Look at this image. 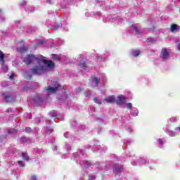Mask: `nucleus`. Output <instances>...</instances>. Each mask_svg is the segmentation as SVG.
Masks as SVG:
<instances>
[{"label": "nucleus", "mask_w": 180, "mask_h": 180, "mask_svg": "<svg viewBox=\"0 0 180 180\" xmlns=\"http://www.w3.org/2000/svg\"><path fill=\"white\" fill-rule=\"evenodd\" d=\"M23 61L27 65H30V64L34 63V61H41V63H44V64H45V65H39L34 66V68L31 70L32 73L34 75H41V72H47L49 68H54V67H56V64L53 60L44 59V57L41 55L36 56L29 54L24 58Z\"/></svg>", "instance_id": "obj_1"}, {"label": "nucleus", "mask_w": 180, "mask_h": 180, "mask_svg": "<svg viewBox=\"0 0 180 180\" xmlns=\"http://www.w3.org/2000/svg\"><path fill=\"white\" fill-rule=\"evenodd\" d=\"M127 154L126 157H129L131 161V165L134 167H136L137 165H148V164H150V160L149 159L144 158H136L134 155H131L130 152L126 151L125 152Z\"/></svg>", "instance_id": "obj_2"}, {"label": "nucleus", "mask_w": 180, "mask_h": 180, "mask_svg": "<svg viewBox=\"0 0 180 180\" xmlns=\"http://www.w3.org/2000/svg\"><path fill=\"white\" fill-rule=\"evenodd\" d=\"M124 160L121 158H118L116 155H113V172L117 175H122L123 171H124V168L123 167V165L122 162H124Z\"/></svg>", "instance_id": "obj_3"}, {"label": "nucleus", "mask_w": 180, "mask_h": 180, "mask_svg": "<svg viewBox=\"0 0 180 180\" xmlns=\"http://www.w3.org/2000/svg\"><path fill=\"white\" fill-rule=\"evenodd\" d=\"M125 106L127 109L130 110L131 116H133L134 117L139 116V109L136 108H133V104L131 103H125Z\"/></svg>", "instance_id": "obj_4"}, {"label": "nucleus", "mask_w": 180, "mask_h": 180, "mask_svg": "<svg viewBox=\"0 0 180 180\" xmlns=\"http://www.w3.org/2000/svg\"><path fill=\"white\" fill-rule=\"evenodd\" d=\"M126 97L123 95L118 96L117 99L113 98V102H116L117 105H124L126 103Z\"/></svg>", "instance_id": "obj_5"}, {"label": "nucleus", "mask_w": 180, "mask_h": 180, "mask_svg": "<svg viewBox=\"0 0 180 180\" xmlns=\"http://www.w3.org/2000/svg\"><path fill=\"white\" fill-rule=\"evenodd\" d=\"M168 57H169V53H168V50L166 48L162 49L160 53V58L162 60H167Z\"/></svg>", "instance_id": "obj_6"}, {"label": "nucleus", "mask_w": 180, "mask_h": 180, "mask_svg": "<svg viewBox=\"0 0 180 180\" xmlns=\"http://www.w3.org/2000/svg\"><path fill=\"white\" fill-rule=\"evenodd\" d=\"M164 131H165V133H167V134H168V136H169V137H175V136H176V132L170 130L169 127L168 125H166V127H165Z\"/></svg>", "instance_id": "obj_7"}, {"label": "nucleus", "mask_w": 180, "mask_h": 180, "mask_svg": "<svg viewBox=\"0 0 180 180\" xmlns=\"http://www.w3.org/2000/svg\"><path fill=\"white\" fill-rule=\"evenodd\" d=\"M56 84L57 85V86L56 87H51V86H49L46 88V91H49V92H57V91H58V88H60L61 85H60V84L57 82L56 83Z\"/></svg>", "instance_id": "obj_8"}, {"label": "nucleus", "mask_w": 180, "mask_h": 180, "mask_svg": "<svg viewBox=\"0 0 180 180\" xmlns=\"http://www.w3.org/2000/svg\"><path fill=\"white\" fill-rule=\"evenodd\" d=\"M140 54H141V51H140V50L133 49L131 51V56H132L133 57H139Z\"/></svg>", "instance_id": "obj_9"}, {"label": "nucleus", "mask_w": 180, "mask_h": 180, "mask_svg": "<svg viewBox=\"0 0 180 180\" xmlns=\"http://www.w3.org/2000/svg\"><path fill=\"white\" fill-rule=\"evenodd\" d=\"M133 30H134L135 33L137 34L140 32V25L136 24V25H133L131 26Z\"/></svg>", "instance_id": "obj_10"}, {"label": "nucleus", "mask_w": 180, "mask_h": 180, "mask_svg": "<svg viewBox=\"0 0 180 180\" xmlns=\"http://www.w3.org/2000/svg\"><path fill=\"white\" fill-rule=\"evenodd\" d=\"M91 81H92V82L96 83V86H98L99 85V84H101V80L95 76H91Z\"/></svg>", "instance_id": "obj_11"}, {"label": "nucleus", "mask_w": 180, "mask_h": 180, "mask_svg": "<svg viewBox=\"0 0 180 180\" xmlns=\"http://www.w3.org/2000/svg\"><path fill=\"white\" fill-rule=\"evenodd\" d=\"M179 30V27H178V25H176V24H173L171 25V32H172L173 33H176Z\"/></svg>", "instance_id": "obj_12"}, {"label": "nucleus", "mask_w": 180, "mask_h": 180, "mask_svg": "<svg viewBox=\"0 0 180 180\" xmlns=\"http://www.w3.org/2000/svg\"><path fill=\"white\" fill-rule=\"evenodd\" d=\"M158 144H160V148H162V146H164L165 143H167V140H165V139L164 138H160L159 139H158Z\"/></svg>", "instance_id": "obj_13"}, {"label": "nucleus", "mask_w": 180, "mask_h": 180, "mask_svg": "<svg viewBox=\"0 0 180 180\" xmlns=\"http://www.w3.org/2000/svg\"><path fill=\"white\" fill-rule=\"evenodd\" d=\"M21 157L22 158H23V160H25L26 161H29V160H30V158H29V156H27V154L25 152L21 153Z\"/></svg>", "instance_id": "obj_14"}, {"label": "nucleus", "mask_w": 180, "mask_h": 180, "mask_svg": "<svg viewBox=\"0 0 180 180\" xmlns=\"http://www.w3.org/2000/svg\"><path fill=\"white\" fill-rule=\"evenodd\" d=\"M1 70L4 72H6L8 71V66L5 65V60L1 63Z\"/></svg>", "instance_id": "obj_15"}, {"label": "nucleus", "mask_w": 180, "mask_h": 180, "mask_svg": "<svg viewBox=\"0 0 180 180\" xmlns=\"http://www.w3.org/2000/svg\"><path fill=\"white\" fill-rule=\"evenodd\" d=\"M176 122V117H172L168 121H167V126L169 127V123H175Z\"/></svg>", "instance_id": "obj_16"}, {"label": "nucleus", "mask_w": 180, "mask_h": 180, "mask_svg": "<svg viewBox=\"0 0 180 180\" xmlns=\"http://www.w3.org/2000/svg\"><path fill=\"white\" fill-rule=\"evenodd\" d=\"M0 61H1V63H4V61H5V54H4V52H2V51L0 50Z\"/></svg>", "instance_id": "obj_17"}, {"label": "nucleus", "mask_w": 180, "mask_h": 180, "mask_svg": "<svg viewBox=\"0 0 180 180\" xmlns=\"http://www.w3.org/2000/svg\"><path fill=\"white\" fill-rule=\"evenodd\" d=\"M104 102H108L109 103H113V96H111L108 98L104 99Z\"/></svg>", "instance_id": "obj_18"}, {"label": "nucleus", "mask_w": 180, "mask_h": 180, "mask_svg": "<svg viewBox=\"0 0 180 180\" xmlns=\"http://www.w3.org/2000/svg\"><path fill=\"white\" fill-rule=\"evenodd\" d=\"M8 134H15L18 133V130L15 129H8Z\"/></svg>", "instance_id": "obj_19"}, {"label": "nucleus", "mask_w": 180, "mask_h": 180, "mask_svg": "<svg viewBox=\"0 0 180 180\" xmlns=\"http://www.w3.org/2000/svg\"><path fill=\"white\" fill-rule=\"evenodd\" d=\"M125 129L127 130V131H128V133H132V131H133V127H131L129 125H127L125 127Z\"/></svg>", "instance_id": "obj_20"}, {"label": "nucleus", "mask_w": 180, "mask_h": 180, "mask_svg": "<svg viewBox=\"0 0 180 180\" xmlns=\"http://www.w3.org/2000/svg\"><path fill=\"white\" fill-rule=\"evenodd\" d=\"M53 60H54V61H60L61 58H60V56H58V55H54L53 56Z\"/></svg>", "instance_id": "obj_21"}, {"label": "nucleus", "mask_w": 180, "mask_h": 180, "mask_svg": "<svg viewBox=\"0 0 180 180\" xmlns=\"http://www.w3.org/2000/svg\"><path fill=\"white\" fill-rule=\"evenodd\" d=\"M11 96H5V101L7 103H9V102H11Z\"/></svg>", "instance_id": "obj_22"}, {"label": "nucleus", "mask_w": 180, "mask_h": 180, "mask_svg": "<svg viewBox=\"0 0 180 180\" xmlns=\"http://www.w3.org/2000/svg\"><path fill=\"white\" fill-rule=\"evenodd\" d=\"M146 43H148V44H151L154 43V39H153V38H148V39L146 40Z\"/></svg>", "instance_id": "obj_23"}, {"label": "nucleus", "mask_w": 180, "mask_h": 180, "mask_svg": "<svg viewBox=\"0 0 180 180\" xmlns=\"http://www.w3.org/2000/svg\"><path fill=\"white\" fill-rule=\"evenodd\" d=\"M81 68L84 69L86 68V62H82L80 63Z\"/></svg>", "instance_id": "obj_24"}, {"label": "nucleus", "mask_w": 180, "mask_h": 180, "mask_svg": "<svg viewBox=\"0 0 180 180\" xmlns=\"http://www.w3.org/2000/svg\"><path fill=\"white\" fill-rule=\"evenodd\" d=\"M94 101L95 103H97L98 105H101V103H102V102H101V101H99L96 97L94 98Z\"/></svg>", "instance_id": "obj_25"}, {"label": "nucleus", "mask_w": 180, "mask_h": 180, "mask_svg": "<svg viewBox=\"0 0 180 180\" xmlns=\"http://www.w3.org/2000/svg\"><path fill=\"white\" fill-rule=\"evenodd\" d=\"M76 94H79L82 92V89H81V87H77L75 89Z\"/></svg>", "instance_id": "obj_26"}, {"label": "nucleus", "mask_w": 180, "mask_h": 180, "mask_svg": "<svg viewBox=\"0 0 180 180\" xmlns=\"http://www.w3.org/2000/svg\"><path fill=\"white\" fill-rule=\"evenodd\" d=\"M18 164L20 165V167H25V162H23V161L22 160H18Z\"/></svg>", "instance_id": "obj_27"}, {"label": "nucleus", "mask_w": 180, "mask_h": 180, "mask_svg": "<svg viewBox=\"0 0 180 180\" xmlns=\"http://www.w3.org/2000/svg\"><path fill=\"white\" fill-rule=\"evenodd\" d=\"M25 133H32V128L26 127L25 128Z\"/></svg>", "instance_id": "obj_28"}, {"label": "nucleus", "mask_w": 180, "mask_h": 180, "mask_svg": "<svg viewBox=\"0 0 180 180\" xmlns=\"http://www.w3.org/2000/svg\"><path fill=\"white\" fill-rule=\"evenodd\" d=\"M20 53H24V51H27V48H25V47H22L20 49L19 51Z\"/></svg>", "instance_id": "obj_29"}, {"label": "nucleus", "mask_w": 180, "mask_h": 180, "mask_svg": "<svg viewBox=\"0 0 180 180\" xmlns=\"http://www.w3.org/2000/svg\"><path fill=\"white\" fill-rule=\"evenodd\" d=\"M84 95H85V96H91V92L85 91Z\"/></svg>", "instance_id": "obj_30"}, {"label": "nucleus", "mask_w": 180, "mask_h": 180, "mask_svg": "<svg viewBox=\"0 0 180 180\" xmlns=\"http://www.w3.org/2000/svg\"><path fill=\"white\" fill-rule=\"evenodd\" d=\"M37 178L36 177V175H32L30 178V180H37Z\"/></svg>", "instance_id": "obj_31"}, {"label": "nucleus", "mask_w": 180, "mask_h": 180, "mask_svg": "<svg viewBox=\"0 0 180 180\" xmlns=\"http://www.w3.org/2000/svg\"><path fill=\"white\" fill-rule=\"evenodd\" d=\"M21 5H26V1L23 0V1L21 3Z\"/></svg>", "instance_id": "obj_32"}, {"label": "nucleus", "mask_w": 180, "mask_h": 180, "mask_svg": "<svg viewBox=\"0 0 180 180\" xmlns=\"http://www.w3.org/2000/svg\"><path fill=\"white\" fill-rule=\"evenodd\" d=\"M38 44H44V41H40Z\"/></svg>", "instance_id": "obj_33"}, {"label": "nucleus", "mask_w": 180, "mask_h": 180, "mask_svg": "<svg viewBox=\"0 0 180 180\" xmlns=\"http://www.w3.org/2000/svg\"><path fill=\"white\" fill-rule=\"evenodd\" d=\"M13 77H14L13 74L11 75L10 79H12V78H13Z\"/></svg>", "instance_id": "obj_34"}, {"label": "nucleus", "mask_w": 180, "mask_h": 180, "mask_svg": "<svg viewBox=\"0 0 180 180\" xmlns=\"http://www.w3.org/2000/svg\"><path fill=\"white\" fill-rule=\"evenodd\" d=\"M90 178H91V179H96V177L91 176Z\"/></svg>", "instance_id": "obj_35"}, {"label": "nucleus", "mask_w": 180, "mask_h": 180, "mask_svg": "<svg viewBox=\"0 0 180 180\" xmlns=\"http://www.w3.org/2000/svg\"><path fill=\"white\" fill-rule=\"evenodd\" d=\"M128 92V95H129V97L131 96V94L130 91H127Z\"/></svg>", "instance_id": "obj_36"}, {"label": "nucleus", "mask_w": 180, "mask_h": 180, "mask_svg": "<svg viewBox=\"0 0 180 180\" xmlns=\"http://www.w3.org/2000/svg\"><path fill=\"white\" fill-rule=\"evenodd\" d=\"M131 143V141H127V144H130Z\"/></svg>", "instance_id": "obj_37"}, {"label": "nucleus", "mask_w": 180, "mask_h": 180, "mask_svg": "<svg viewBox=\"0 0 180 180\" xmlns=\"http://www.w3.org/2000/svg\"><path fill=\"white\" fill-rule=\"evenodd\" d=\"M178 49L180 51V44H178Z\"/></svg>", "instance_id": "obj_38"}]
</instances>
